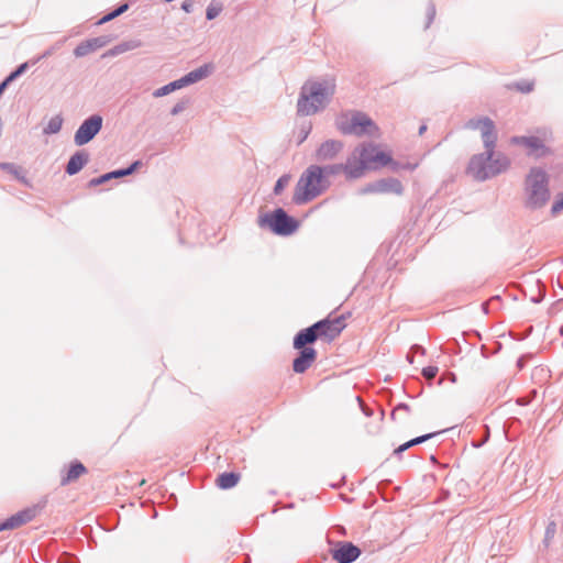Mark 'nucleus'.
Listing matches in <instances>:
<instances>
[{
  "instance_id": "obj_42",
  "label": "nucleus",
  "mask_w": 563,
  "mask_h": 563,
  "mask_svg": "<svg viewBox=\"0 0 563 563\" xmlns=\"http://www.w3.org/2000/svg\"><path fill=\"white\" fill-rule=\"evenodd\" d=\"M517 89L521 92H531L533 90V84L528 81H521L517 84Z\"/></svg>"
},
{
  "instance_id": "obj_6",
  "label": "nucleus",
  "mask_w": 563,
  "mask_h": 563,
  "mask_svg": "<svg viewBox=\"0 0 563 563\" xmlns=\"http://www.w3.org/2000/svg\"><path fill=\"white\" fill-rule=\"evenodd\" d=\"M261 228H268L277 235H290L298 228V221L288 216L283 208H277L273 212L265 213L258 218Z\"/></svg>"
},
{
  "instance_id": "obj_8",
  "label": "nucleus",
  "mask_w": 563,
  "mask_h": 563,
  "mask_svg": "<svg viewBox=\"0 0 563 563\" xmlns=\"http://www.w3.org/2000/svg\"><path fill=\"white\" fill-rule=\"evenodd\" d=\"M358 148V156L365 169L376 168L377 166H386L391 162L390 155L379 151L377 146L368 143Z\"/></svg>"
},
{
  "instance_id": "obj_21",
  "label": "nucleus",
  "mask_w": 563,
  "mask_h": 563,
  "mask_svg": "<svg viewBox=\"0 0 563 563\" xmlns=\"http://www.w3.org/2000/svg\"><path fill=\"white\" fill-rule=\"evenodd\" d=\"M141 46H142V42L140 40L124 41V42H121V43L117 44L115 46L111 47L110 49H108L102 55V57L103 58L114 57V56L121 55V54H123L125 52L139 48Z\"/></svg>"
},
{
  "instance_id": "obj_11",
  "label": "nucleus",
  "mask_w": 563,
  "mask_h": 563,
  "mask_svg": "<svg viewBox=\"0 0 563 563\" xmlns=\"http://www.w3.org/2000/svg\"><path fill=\"white\" fill-rule=\"evenodd\" d=\"M317 328V334L321 339L332 341L343 331L345 328L344 318L335 317L334 319L325 318L312 324Z\"/></svg>"
},
{
  "instance_id": "obj_31",
  "label": "nucleus",
  "mask_w": 563,
  "mask_h": 563,
  "mask_svg": "<svg viewBox=\"0 0 563 563\" xmlns=\"http://www.w3.org/2000/svg\"><path fill=\"white\" fill-rule=\"evenodd\" d=\"M29 67L27 63H23L19 65L15 70H13L5 79L4 81L9 85L11 81L15 80L18 77H20Z\"/></svg>"
},
{
  "instance_id": "obj_44",
  "label": "nucleus",
  "mask_w": 563,
  "mask_h": 563,
  "mask_svg": "<svg viewBox=\"0 0 563 563\" xmlns=\"http://www.w3.org/2000/svg\"><path fill=\"white\" fill-rule=\"evenodd\" d=\"M412 445L410 443V441H407L406 443L399 445L395 451L394 453L399 455L401 454L402 452H405L406 450L410 449Z\"/></svg>"
},
{
  "instance_id": "obj_25",
  "label": "nucleus",
  "mask_w": 563,
  "mask_h": 563,
  "mask_svg": "<svg viewBox=\"0 0 563 563\" xmlns=\"http://www.w3.org/2000/svg\"><path fill=\"white\" fill-rule=\"evenodd\" d=\"M63 117L60 114L54 115L49 119L46 126L43 129V133L46 135L56 134L62 130Z\"/></svg>"
},
{
  "instance_id": "obj_51",
  "label": "nucleus",
  "mask_w": 563,
  "mask_h": 563,
  "mask_svg": "<svg viewBox=\"0 0 563 563\" xmlns=\"http://www.w3.org/2000/svg\"><path fill=\"white\" fill-rule=\"evenodd\" d=\"M388 165H390V167H391V169H393L394 172H397V170H399L400 168H402V165H401V164H399V163H397V162H394L393 159H391V162H390Z\"/></svg>"
},
{
  "instance_id": "obj_9",
  "label": "nucleus",
  "mask_w": 563,
  "mask_h": 563,
  "mask_svg": "<svg viewBox=\"0 0 563 563\" xmlns=\"http://www.w3.org/2000/svg\"><path fill=\"white\" fill-rule=\"evenodd\" d=\"M44 508L43 505H33L23 510L18 511L4 521L0 522V531L16 529L30 521H32Z\"/></svg>"
},
{
  "instance_id": "obj_22",
  "label": "nucleus",
  "mask_w": 563,
  "mask_h": 563,
  "mask_svg": "<svg viewBox=\"0 0 563 563\" xmlns=\"http://www.w3.org/2000/svg\"><path fill=\"white\" fill-rule=\"evenodd\" d=\"M87 472L86 467L80 462H73L66 473L65 476L62 477L60 484L67 485L79 478L82 474Z\"/></svg>"
},
{
  "instance_id": "obj_17",
  "label": "nucleus",
  "mask_w": 563,
  "mask_h": 563,
  "mask_svg": "<svg viewBox=\"0 0 563 563\" xmlns=\"http://www.w3.org/2000/svg\"><path fill=\"white\" fill-rule=\"evenodd\" d=\"M317 328L318 327L310 325L300 330L294 338V347H309L308 345L314 343L319 339L317 334Z\"/></svg>"
},
{
  "instance_id": "obj_47",
  "label": "nucleus",
  "mask_w": 563,
  "mask_h": 563,
  "mask_svg": "<svg viewBox=\"0 0 563 563\" xmlns=\"http://www.w3.org/2000/svg\"><path fill=\"white\" fill-rule=\"evenodd\" d=\"M191 0H186L181 3V10H184L186 13L192 12V3Z\"/></svg>"
},
{
  "instance_id": "obj_40",
  "label": "nucleus",
  "mask_w": 563,
  "mask_h": 563,
  "mask_svg": "<svg viewBox=\"0 0 563 563\" xmlns=\"http://www.w3.org/2000/svg\"><path fill=\"white\" fill-rule=\"evenodd\" d=\"M140 166H142V162L135 161L129 167L122 168V172H123L124 176H129V175L133 174Z\"/></svg>"
},
{
  "instance_id": "obj_16",
  "label": "nucleus",
  "mask_w": 563,
  "mask_h": 563,
  "mask_svg": "<svg viewBox=\"0 0 563 563\" xmlns=\"http://www.w3.org/2000/svg\"><path fill=\"white\" fill-rule=\"evenodd\" d=\"M344 174L347 178L356 179L363 176L365 167L362 164V159L358 156V148H355L351 156L343 164Z\"/></svg>"
},
{
  "instance_id": "obj_48",
  "label": "nucleus",
  "mask_w": 563,
  "mask_h": 563,
  "mask_svg": "<svg viewBox=\"0 0 563 563\" xmlns=\"http://www.w3.org/2000/svg\"><path fill=\"white\" fill-rule=\"evenodd\" d=\"M530 357V355H522L517 361V367L519 369H522L526 365L527 360Z\"/></svg>"
},
{
  "instance_id": "obj_15",
  "label": "nucleus",
  "mask_w": 563,
  "mask_h": 563,
  "mask_svg": "<svg viewBox=\"0 0 563 563\" xmlns=\"http://www.w3.org/2000/svg\"><path fill=\"white\" fill-rule=\"evenodd\" d=\"M109 43L108 36H98L79 43L75 49L74 55L76 57H84L88 54L106 46Z\"/></svg>"
},
{
  "instance_id": "obj_7",
  "label": "nucleus",
  "mask_w": 563,
  "mask_h": 563,
  "mask_svg": "<svg viewBox=\"0 0 563 563\" xmlns=\"http://www.w3.org/2000/svg\"><path fill=\"white\" fill-rule=\"evenodd\" d=\"M103 119L99 114H92L79 125L74 135V143L77 146H82L90 141L101 131Z\"/></svg>"
},
{
  "instance_id": "obj_29",
  "label": "nucleus",
  "mask_w": 563,
  "mask_h": 563,
  "mask_svg": "<svg viewBox=\"0 0 563 563\" xmlns=\"http://www.w3.org/2000/svg\"><path fill=\"white\" fill-rule=\"evenodd\" d=\"M222 10H223L222 2H220L218 0H212L206 10L207 20L211 21V20L216 19L222 12Z\"/></svg>"
},
{
  "instance_id": "obj_5",
  "label": "nucleus",
  "mask_w": 563,
  "mask_h": 563,
  "mask_svg": "<svg viewBox=\"0 0 563 563\" xmlns=\"http://www.w3.org/2000/svg\"><path fill=\"white\" fill-rule=\"evenodd\" d=\"M336 129L345 135H375L378 132L376 123L364 112L353 111L341 113L335 120Z\"/></svg>"
},
{
  "instance_id": "obj_24",
  "label": "nucleus",
  "mask_w": 563,
  "mask_h": 563,
  "mask_svg": "<svg viewBox=\"0 0 563 563\" xmlns=\"http://www.w3.org/2000/svg\"><path fill=\"white\" fill-rule=\"evenodd\" d=\"M511 142L515 144H521L530 148L532 152L543 147V142L538 136H514Z\"/></svg>"
},
{
  "instance_id": "obj_34",
  "label": "nucleus",
  "mask_w": 563,
  "mask_h": 563,
  "mask_svg": "<svg viewBox=\"0 0 563 563\" xmlns=\"http://www.w3.org/2000/svg\"><path fill=\"white\" fill-rule=\"evenodd\" d=\"M555 531H556V525L552 521L548 525V527L545 529L544 540H543L545 547H549L550 541L554 538Z\"/></svg>"
},
{
  "instance_id": "obj_14",
  "label": "nucleus",
  "mask_w": 563,
  "mask_h": 563,
  "mask_svg": "<svg viewBox=\"0 0 563 563\" xmlns=\"http://www.w3.org/2000/svg\"><path fill=\"white\" fill-rule=\"evenodd\" d=\"M298 350H299V353L292 362V369L297 374H302L316 361L317 351L313 347H301Z\"/></svg>"
},
{
  "instance_id": "obj_30",
  "label": "nucleus",
  "mask_w": 563,
  "mask_h": 563,
  "mask_svg": "<svg viewBox=\"0 0 563 563\" xmlns=\"http://www.w3.org/2000/svg\"><path fill=\"white\" fill-rule=\"evenodd\" d=\"M321 169L322 176H324V178H327L328 176H336L344 173L343 163L325 165L321 167Z\"/></svg>"
},
{
  "instance_id": "obj_41",
  "label": "nucleus",
  "mask_w": 563,
  "mask_h": 563,
  "mask_svg": "<svg viewBox=\"0 0 563 563\" xmlns=\"http://www.w3.org/2000/svg\"><path fill=\"white\" fill-rule=\"evenodd\" d=\"M408 412L409 411V406L407 404H398L395 409L393 410L391 412V418L395 420L396 419V416L399 413V412Z\"/></svg>"
},
{
  "instance_id": "obj_23",
  "label": "nucleus",
  "mask_w": 563,
  "mask_h": 563,
  "mask_svg": "<svg viewBox=\"0 0 563 563\" xmlns=\"http://www.w3.org/2000/svg\"><path fill=\"white\" fill-rule=\"evenodd\" d=\"M240 479V475L234 472H224L217 477V486L221 489H230L234 487Z\"/></svg>"
},
{
  "instance_id": "obj_56",
  "label": "nucleus",
  "mask_w": 563,
  "mask_h": 563,
  "mask_svg": "<svg viewBox=\"0 0 563 563\" xmlns=\"http://www.w3.org/2000/svg\"><path fill=\"white\" fill-rule=\"evenodd\" d=\"M307 134H308V132H306V134H305V132H301V135H303V137H302V140H301V141H303L305 139H307Z\"/></svg>"
},
{
  "instance_id": "obj_3",
  "label": "nucleus",
  "mask_w": 563,
  "mask_h": 563,
  "mask_svg": "<svg viewBox=\"0 0 563 563\" xmlns=\"http://www.w3.org/2000/svg\"><path fill=\"white\" fill-rule=\"evenodd\" d=\"M328 186L327 179L322 176L321 166L310 165L296 185L292 201L296 205H305L320 196Z\"/></svg>"
},
{
  "instance_id": "obj_35",
  "label": "nucleus",
  "mask_w": 563,
  "mask_h": 563,
  "mask_svg": "<svg viewBox=\"0 0 563 563\" xmlns=\"http://www.w3.org/2000/svg\"><path fill=\"white\" fill-rule=\"evenodd\" d=\"M563 210V194H560L551 207V214L554 217Z\"/></svg>"
},
{
  "instance_id": "obj_39",
  "label": "nucleus",
  "mask_w": 563,
  "mask_h": 563,
  "mask_svg": "<svg viewBox=\"0 0 563 563\" xmlns=\"http://www.w3.org/2000/svg\"><path fill=\"white\" fill-rule=\"evenodd\" d=\"M427 16H428V21L426 24V29H428L430 26V24L432 23L434 16H435V5L432 2H430L427 8Z\"/></svg>"
},
{
  "instance_id": "obj_26",
  "label": "nucleus",
  "mask_w": 563,
  "mask_h": 563,
  "mask_svg": "<svg viewBox=\"0 0 563 563\" xmlns=\"http://www.w3.org/2000/svg\"><path fill=\"white\" fill-rule=\"evenodd\" d=\"M120 177H124V174H123L122 169H117V170L103 174V175H101V176H99L97 178H92L89 181V186L90 187H96V186H99L101 184H104V183L109 181L110 179L120 178Z\"/></svg>"
},
{
  "instance_id": "obj_53",
  "label": "nucleus",
  "mask_w": 563,
  "mask_h": 563,
  "mask_svg": "<svg viewBox=\"0 0 563 563\" xmlns=\"http://www.w3.org/2000/svg\"><path fill=\"white\" fill-rule=\"evenodd\" d=\"M407 360L409 363H413V353L409 351V353L407 354Z\"/></svg>"
},
{
  "instance_id": "obj_38",
  "label": "nucleus",
  "mask_w": 563,
  "mask_h": 563,
  "mask_svg": "<svg viewBox=\"0 0 563 563\" xmlns=\"http://www.w3.org/2000/svg\"><path fill=\"white\" fill-rule=\"evenodd\" d=\"M188 101L181 100L177 102L170 110L172 115H177L187 108Z\"/></svg>"
},
{
  "instance_id": "obj_43",
  "label": "nucleus",
  "mask_w": 563,
  "mask_h": 563,
  "mask_svg": "<svg viewBox=\"0 0 563 563\" xmlns=\"http://www.w3.org/2000/svg\"><path fill=\"white\" fill-rule=\"evenodd\" d=\"M59 47L58 44L54 45V46H51L49 48H47L46 51L43 52V54L41 56L37 57L36 62L40 60V59H43V58H47L49 56H52L54 54V52Z\"/></svg>"
},
{
  "instance_id": "obj_52",
  "label": "nucleus",
  "mask_w": 563,
  "mask_h": 563,
  "mask_svg": "<svg viewBox=\"0 0 563 563\" xmlns=\"http://www.w3.org/2000/svg\"><path fill=\"white\" fill-rule=\"evenodd\" d=\"M417 167V164H405L402 165V168H407V169H410V170H413L415 168Z\"/></svg>"
},
{
  "instance_id": "obj_49",
  "label": "nucleus",
  "mask_w": 563,
  "mask_h": 563,
  "mask_svg": "<svg viewBox=\"0 0 563 563\" xmlns=\"http://www.w3.org/2000/svg\"><path fill=\"white\" fill-rule=\"evenodd\" d=\"M115 19V15L112 13V11L108 14H106L102 19H100V21L98 22V24H102V23H106L108 21H111Z\"/></svg>"
},
{
  "instance_id": "obj_10",
  "label": "nucleus",
  "mask_w": 563,
  "mask_h": 563,
  "mask_svg": "<svg viewBox=\"0 0 563 563\" xmlns=\"http://www.w3.org/2000/svg\"><path fill=\"white\" fill-rule=\"evenodd\" d=\"M330 554L338 563H353L360 558L362 551L350 541H338L330 549Z\"/></svg>"
},
{
  "instance_id": "obj_54",
  "label": "nucleus",
  "mask_w": 563,
  "mask_h": 563,
  "mask_svg": "<svg viewBox=\"0 0 563 563\" xmlns=\"http://www.w3.org/2000/svg\"><path fill=\"white\" fill-rule=\"evenodd\" d=\"M427 130V126L426 125H421L420 129H419V134L422 135Z\"/></svg>"
},
{
  "instance_id": "obj_55",
  "label": "nucleus",
  "mask_w": 563,
  "mask_h": 563,
  "mask_svg": "<svg viewBox=\"0 0 563 563\" xmlns=\"http://www.w3.org/2000/svg\"><path fill=\"white\" fill-rule=\"evenodd\" d=\"M307 134H308V132H306V134H305V132H301V135H303V137H302V140H301V141H303L305 139H307Z\"/></svg>"
},
{
  "instance_id": "obj_18",
  "label": "nucleus",
  "mask_w": 563,
  "mask_h": 563,
  "mask_svg": "<svg viewBox=\"0 0 563 563\" xmlns=\"http://www.w3.org/2000/svg\"><path fill=\"white\" fill-rule=\"evenodd\" d=\"M88 162L89 154L84 150L77 151L70 156L65 167V172L70 176L76 175L85 167Z\"/></svg>"
},
{
  "instance_id": "obj_46",
  "label": "nucleus",
  "mask_w": 563,
  "mask_h": 563,
  "mask_svg": "<svg viewBox=\"0 0 563 563\" xmlns=\"http://www.w3.org/2000/svg\"><path fill=\"white\" fill-rule=\"evenodd\" d=\"M129 5L128 3H123L121 5H119L117 9H114L112 11V13L117 16L121 15L122 13H124L126 10H128Z\"/></svg>"
},
{
  "instance_id": "obj_27",
  "label": "nucleus",
  "mask_w": 563,
  "mask_h": 563,
  "mask_svg": "<svg viewBox=\"0 0 563 563\" xmlns=\"http://www.w3.org/2000/svg\"><path fill=\"white\" fill-rule=\"evenodd\" d=\"M181 88H184V87H183V84L180 82V78H179L177 80H174V81H172V82H169V84H167V85L156 89L153 92V96L155 98L164 97V96H166V95H168V93H170V92H173V91H175L177 89H181Z\"/></svg>"
},
{
  "instance_id": "obj_20",
  "label": "nucleus",
  "mask_w": 563,
  "mask_h": 563,
  "mask_svg": "<svg viewBox=\"0 0 563 563\" xmlns=\"http://www.w3.org/2000/svg\"><path fill=\"white\" fill-rule=\"evenodd\" d=\"M481 134L485 152L493 151L497 142V132L492 119H486L485 126H482Z\"/></svg>"
},
{
  "instance_id": "obj_45",
  "label": "nucleus",
  "mask_w": 563,
  "mask_h": 563,
  "mask_svg": "<svg viewBox=\"0 0 563 563\" xmlns=\"http://www.w3.org/2000/svg\"><path fill=\"white\" fill-rule=\"evenodd\" d=\"M412 445L410 443V441H407L406 443L399 445L395 451L394 453L399 455L401 454L402 452H405L406 450L410 449Z\"/></svg>"
},
{
  "instance_id": "obj_28",
  "label": "nucleus",
  "mask_w": 563,
  "mask_h": 563,
  "mask_svg": "<svg viewBox=\"0 0 563 563\" xmlns=\"http://www.w3.org/2000/svg\"><path fill=\"white\" fill-rule=\"evenodd\" d=\"M0 168L13 175L18 180L26 183L24 172L13 163H0Z\"/></svg>"
},
{
  "instance_id": "obj_36",
  "label": "nucleus",
  "mask_w": 563,
  "mask_h": 563,
  "mask_svg": "<svg viewBox=\"0 0 563 563\" xmlns=\"http://www.w3.org/2000/svg\"><path fill=\"white\" fill-rule=\"evenodd\" d=\"M439 372V368L437 366H427L422 369V375L426 379L431 380L433 379Z\"/></svg>"
},
{
  "instance_id": "obj_33",
  "label": "nucleus",
  "mask_w": 563,
  "mask_h": 563,
  "mask_svg": "<svg viewBox=\"0 0 563 563\" xmlns=\"http://www.w3.org/2000/svg\"><path fill=\"white\" fill-rule=\"evenodd\" d=\"M289 180H290L289 175H283L282 177H279L275 184L274 194L280 195L283 192L284 188L288 185Z\"/></svg>"
},
{
  "instance_id": "obj_12",
  "label": "nucleus",
  "mask_w": 563,
  "mask_h": 563,
  "mask_svg": "<svg viewBox=\"0 0 563 563\" xmlns=\"http://www.w3.org/2000/svg\"><path fill=\"white\" fill-rule=\"evenodd\" d=\"M404 191L402 184L397 178L388 177L367 184L362 194H396L401 195Z\"/></svg>"
},
{
  "instance_id": "obj_2",
  "label": "nucleus",
  "mask_w": 563,
  "mask_h": 563,
  "mask_svg": "<svg viewBox=\"0 0 563 563\" xmlns=\"http://www.w3.org/2000/svg\"><path fill=\"white\" fill-rule=\"evenodd\" d=\"M550 197L548 174L542 168H531L525 181V207L529 210L542 209Z\"/></svg>"
},
{
  "instance_id": "obj_1",
  "label": "nucleus",
  "mask_w": 563,
  "mask_h": 563,
  "mask_svg": "<svg viewBox=\"0 0 563 563\" xmlns=\"http://www.w3.org/2000/svg\"><path fill=\"white\" fill-rule=\"evenodd\" d=\"M334 92L333 80H307L300 88L297 113L308 117L322 111L330 103Z\"/></svg>"
},
{
  "instance_id": "obj_13",
  "label": "nucleus",
  "mask_w": 563,
  "mask_h": 563,
  "mask_svg": "<svg viewBox=\"0 0 563 563\" xmlns=\"http://www.w3.org/2000/svg\"><path fill=\"white\" fill-rule=\"evenodd\" d=\"M344 147L342 141L327 140L316 151V158L319 162L333 159Z\"/></svg>"
},
{
  "instance_id": "obj_4",
  "label": "nucleus",
  "mask_w": 563,
  "mask_h": 563,
  "mask_svg": "<svg viewBox=\"0 0 563 563\" xmlns=\"http://www.w3.org/2000/svg\"><path fill=\"white\" fill-rule=\"evenodd\" d=\"M510 162L504 154H494V150L474 155L467 166V173L476 180L484 181L505 172Z\"/></svg>"
},
{
  "instance_id": "obj_32",
  "label": "nucleus",
  "mask_w": 563,
  "mask_h": 563,
  "mask_svg": "<svg viewBox=\"0 0 563 563\" xmlns=\"http://www.w3.org/2000/svg\"><path fill=\"white\" fill-rule=\"evenodd\" d=\"M486 119H488L487 117H484V118H474V119H471L468 120L466 123H465V128L466 129H470V130H481L482 131V126H485V121Z\"/></svg>"
},
{
  "instance_id": "obj_57",
  "label": "nucleus",
  "mask_w": 563,
  "mask_h": 563,
  "mask_svg": "<svg viewBox=\"0 0 563 563\" xmlns=\"http://www.w3.org/2000/svg\"><path fill=\"white\" fill-rule=\"evenodd\" d=\"M532 301L533 302H539V299L538 298H532Z\"/></svg>"
},
{
  "instance_id": "obj_19",
  "label": "nucleus",
  "mask_w": 563,
  "mask_h": 563,
  "mask_svg": "<svg viewBox=\"0 0 563 563\" xmlns=\"http://www.w3.org/2000/svg\"><path fill=\"white\" fill-rule=\"evenodd\" d=\"M212 69L213 67L210 64H205L183 76L180 82L183 87L196 84L207 78L212 73Z\"/></svg>"
},
{
  "instance_id": "obj_37",
  "label": "nucleus",
  "mask_w": 563,
  "mask_h": 563,
  "mask_svg": "<svg viewBox=\"0 0 563 563\" xmlns=\"http://www.w3.org/2000/svg\"><path fill=\"white\" fill-rule=\"evenodd\" d=\"M438 434V432H431V433H428V434H423V435H420V437H417L415 439H411L409 440L411 445H417V444H420V443H423L426 442L427 440L435 437Z\"/></svg>"
},
{
  "instance_id": "obj_50",
  "label": "nucleus",
  "mask_w": 563,
  "mask_h": 563,
  "mask_svg": "<svg viewBox=\"0 0 563 563\" xmlns=\"http://www.w3.org/2000/svg\"><path fill=\"white\" fill-rule=\"evenodd\" d=\"M410 352H412L413 354H415V353L424 354L426 350H424L421 345L415 344V345L410 349Z\"/></svg>"
}]
</instances>
